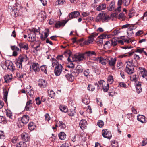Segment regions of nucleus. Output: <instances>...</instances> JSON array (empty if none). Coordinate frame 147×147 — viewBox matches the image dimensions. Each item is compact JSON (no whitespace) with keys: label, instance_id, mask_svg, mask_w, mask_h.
<instances>
[{"label":"nucleus","instance_id":"f257e3e1","mask_svg":"<svg viewBox=\"0 0 147 147\" xmlns=\"http://www.w3.org/2000/svg\"><path fill=\"white\" fill-rule=\"evenodd\" d=\"M52 66L55 67L54 72L57 76H59L61 73L63 69V67L61 64L59 63L57 60L54 58L51 59Z\"/></svg>","mask_w":147,"mask_h":147},{"label":"nucleus","instance_id":"f03ea898","mask_svg":"<svg viewBox=\"0 0 147 147\" xmlns=\"http://www.w3.org/2000/svg\"><path fill=\"white\" fill-rule=\"evenodd\" d=\"M28 58L26 55L24 54L20 55L17 58L15 64L18 68L22 69V63L26 62Z\"/></svg>","mask_w":147,"mask_h":147},{"label":"nucleus","instance_id":"7ed1b4c3","mask_svg":"<svg viewBox=\"0 0 147 147\" xmlns=\"http://www.w3.org/2000/svg\"><path fill=\"white\" fill-rule=\"evenodd\" d=\"M84 55L82 54H76L71 56H69L67 59L68 61H80L84 59Z\"/></svg>","mask_w":147,"mask_h":147},{"label":"nucleus","instance_id":"20e7f679","mask_svg":"<svg viewBox=\"0 0 147 147\" xmlns=\"http://www.w3.org/2000/svg\"><path fill=\"white\" fill-rule=\"evenodd\" d=\"M110 19L109 17L103 13H100L98 14L96 18V21L97 22H108Z\"/></svg>","mask_w":147,"mask_h":147},{"label":"nucleus","instance_id":"39448f33","mask_svg":"<svg viewBox=\"0 0 147 147\" xmlns=\"http://www.w3.org/2000/svg\"><path fill=\"white\" fill-rule=\"evenodd\" d=\"M126 65L125 67L126 72L129 74H131L134 72L133 67L134 63L132 61H128L125 62Z\"/></svg>","mask_w":147,"mask_h":147},{"label":"nucleus","instance_id":"423d86ee","mask_svg":"<svg viewBox=\"0 0 147 147\" xmlns=\"http://www.w3.org/2000/svg\"><path fill=\"white\" fill-rule=\"evenodd\" d=\"M24 10V8L20 5L12 9V13H14L15 16L16 17L18 16H21Z\"/></svg>","mask_w":147,"mask_h":147},{"label":"nucleus","instance_id":"0eeeda50","mask_svg":"<svg viewBox=\"0 0 147 147\" xmlns=\"http://www.w3.org/2000/svg\"><path fill=\"white\" fill-rule=\"evenodd\" d=\"M107 61L108 63V65L112 67V69L114 70L115 67L117 59L116 58H113L111 57H106Z\"/></svg>","mask_w":147,"mask_h":147},{"label":"nucleus","instance_id":"6e6552de","mask_svg":"<svg viewBox=\"0 0 147 147\" xmlns=\"http://www.w3.org/2000/svg\"><path fill=\"white\" fill-rule=\"evenodd\" d=\"M28 41L32 42L36 41V33L34 31L29 30L28 32Z\"/></svg>","mask_w":147,"mask_h":147},{"label":"nucleus","instance_id":"1a4fd4ad","mask_svg":"<svg viewBox=\"0 0 147 147\" xmlns=\"http://www.w3.org/2000/svg\"><path fill=\"white\" fill-rule=\"evenodd\" d=\"M30 69L31 71H34L35 73L39 71L40 70V66L37 63H33L30 66Z\"/></svg>","mask_w":147,"mask_h":147},{"label":"nucleus","instance_id":"9d476101","mask_svg":"<svg viewBox=\"0 0 147 147\" xmlns=\"http://www.w3.org/2000/svg\"><path fill=\"white\" fill-rule=\"evenodd\" d=\"M98 83L101 87L102 89L105 92H107L109 89V84H107L103 80H100L98 81Z\"/></svg>","mask_w":147,"mask_h":147},{"label":"nucleus","instance_id":"9b49d317","mask_svg":"<svg viewBox=\"0 0 147 147\" xmlns=\"http://www.w3.org/2000/svg\"><path fill=\"white\" fill-rule=\"evenodd\" d=\"M102 134L104 138L108 139H110L112 137L111 132L107 129L103 130Z\"/></svg>","mask_w":147,"mask_h":147},{"label":"nucleus","instance_id":"f8f14e48","mask_svg":"<svg viewBox=\"0 0 147 147\" xmlns=\"http://www.w3.org/2000/svg\"><path fill=\"white\" fill-rule=\"evenodd\" d=\"M5 66L7 69L11 71H13L15 70V66L12 62L9 60L5 61Z\"/></svg>","mask_w":147,"mask_h":147},{"label":"nucleus","instance_id":"ddd939ff","mask_svg":"<svg viewBox=\"0 0 147 147\" xmlns=\"http://www.w3.org/2000/svg\"><path fill=\"white\" fill-rule=\"evenodd\" d=\"M29 119V117L28 115H23L21 119V122H20V125L22 126H24L28 123Z\"/></svg>","mask_w":147,"mask_h":147},{"label":"nucleus","instance_id":"4468645a","mask_svg":"<svg viewBox=\"0 0 147 147\" xmlns=\"http://www.w3.org/2000/svg\"><path fill=\"white\" fill-rule=\"evenodd\" d=\"M21 137L22 140L26 142L29 141L30 139L29 134L26 132H24L21 134Z\"/></svg>","mask_w":147,"mask_h":147},{"label":"nucleus","instance_id":"2eb2a0df","mask_svg":"<svg viewBox=\"0 0 147 147\" xmlns=\"http://www.w3.org/2000/svg\"><path fill=\"white\" fill-rule=\"evenodd\" d=\"M68 21V20H63L62 22L58 21L55 23V26L56 28H59L61 26L63 27Z\"/></svg>","mask_w":147,"mask_h":147},{"label":"nucleus","instance_id":"dca6fc26","mask_svg":"<svg viewBox=\"0 0 147 147\" xmlns=\"http://www.w3.org/2000/svg\"><path fill=\"white\" fill-rule=\"evenodd\" d=\"M87 123L85 120H81L79 123L80 127L82 129L84 130L87 128Z\"/></svg>","mask_w":147,"mask_h":147},{"label":"nucleus","instance_id":"f3484780","mask_svg":"<svg viewBox=\"0 0 147 147\" xmlns=\"http://www.w3.org/2000/svg\"><path fill=\"white\" fill-rule=\"evenodd\" d=\"M39 86L42 88H46L47 85V82L45 80L40 79L39 80Z\"/></svg>","mask_w":147,"mask_h":147},{"label":"nucleus","instance_id":"a211bd4d","mask_svg":"<svg viewBox=\"0 0 147 147\" xmlns=\"http://www.w3.org/2000/svg\"><path fill=\"white\" fill-rule=\"evenodd\" d=\"M38 18L41 21H43L46 18L45 13L44 11H42L38 15Z\"/></svg>","mask_w":147,"mask_h":147},{"label":"nucleus","instance_id":"6ab92c4d","mask_svg":"<svg viewBox=\"0 0 147 147\" xmlns=\"http://www.w3.org/2000/svg\"><path fill=\"white\" fill-rule=\"evenodd\" d=\"M18 46L20 47V49H24L27 50L28 49V45L25 42L19 43L18 44Z\"/></svg>","mask_w":147,"mask_h":147},{"label":"nucleus","instance_id":"aec40b11","mask_svg":"<svg viewBox=\"0 0 147 147\" xmlns=\"http://www.w3.org/2000/svg\"><path fill=\"white\" fill-rule=\"evenodd\" d=\"M82 69L81 66L79 65H77L75 68V70L74 71L75 74V76H77L79 73L82 72Z\"/></svg>","mask_w":147,"mask_h":147},{"label":"nucleus","instance_id":"412c9836","mask_svg":"<svg viewBox=\"0 0 147 147\" xmlns=\"http://www.w3.org/2000/svg\"><path fill=\"white\" fill-rule=\"evenodd\" d=\"M74 72H72V74H67L65 75L67 80L69 81L72 82L74 79V76H75L74 75Z\"/></svg>","mask_w":147,"mask_h":147},{"label":"nucleus","instance_id":"4be33fe9","mask_svg":"<svg viewBox=\"0 0 147 147\" xmlns=\"http://www.w3.org/2000/svg\"><path fill=\"white\" fill-rule=\"evenodd\" d=\"M136 27L134 25L131 28H128L127 30V33L128 36H131L134 35V32L133 31V30L134 29L136 28Z\"/></svg>","mask_w":147,"mask_h":147},{"label":"nucleus","instance_id":"5701e85b","mask_svg":"<svg viewBox=\"0 0 147 147\" xmlns=\"http://www.w3.org/2000/svg\"><path fill=\"white\" fill-rule=\"evenodd\" d=\"M32 101L31 100H29L27 102L25 107V109L26 111H29L32 107Z\"/></svg>","mask_w":147,"mask_h":147},{"label":"nucleus","instance_id":"b1692460","mask_svg":"<svg viewBox=\"0 0 147 147\" xmlns=\"http://www.w3.org/2000/svg\"><path fill=\"white\" fill-rule=\"evenodd\" d=\"M4 79L5 82L8 83L10 82L12 80V76L8 74L4 76Z\"/></svg>","mask_w":147,"mask_h":147},{"label":"nucleus","instance_id":"393cba45","mask_svg":"<svg viewBox=\"0 0 147 147\" xmlns=\"http://www.w3.org/2000/svg\"><path fill=\"white\" fill-rule=\"evenodd\" d=\"M137 120L142 123H144L146 122L145 118L144 116L138 115L137 116Z\"/></svg>","mask_w":147,"mask_h":147},{"label":"nucleus","instance_id":"a878e982","mask_svg":"<svg viewBox=\"0 0 147 147\" xmlns=\"http://www.w3.org/2000/svg\"><path fill=\"white\" fill-rule=\"evenodd\" d=\"M97 61L102 65H105L106 64V62H107L106 58L104 59L101 57H99L98 58Z\"/></svg>","mask_w":147,"mask_h":147},{"label":"nucleus","instance_id":"bb28decb","mask_svg":"<svg viewBox=\"0 0 147 147\" xmlns=\"http://www.w3.org/2000/svg\"><path fill=\"white\" fill-rule=\"evenodd\" d=\"M111 42L110 40L106 42L104 45V47L105 49H108L112 46Z\"/></svg>","mask_w":147,"mask_h":147},{"label":"nucleus","instance_id":"cd10ccee","mask_svg":"<svg viewBox=\"0 0 147 147\" xmlns=\"http://www.w3.org/2000/svg\"><path fill=\"white\" fill-rule=\"evenodd\" d=\"M58 136L60 140H63L66 138V135L64 132H61L59 134Z\"/></svg>","mask_w":147,"mask_h":147},{"label":"nucleus","instance_id":"c85d7f7f","mask_svg":"<svg viewBox=\"0 0 147 147\" xmlns=\"http://www.w3.org/2000/svg\"><path fill=\"white\" fill-rule=\"evenodd\" d=\"M93 41L94 38L89 36L88 40H87L84 41V44L85 45H88L92 43L93 42Z\"/></svg>","mask_w":147,"mask_h":147},{"label":"nucleus","instance_id":"c756f323","mask_svg":"<svg viewBox=\"0 0 147 147\" xmlns=\"http://www.w3.org/2000/svg\"><path fill=\"white\" fill-rule=\"evenodd\" d=\"M141 83L140 82H138L137 84L136 87V92L139 94L142 91V88L141 87Z\"/></svg>","mask_w":147,"mask_h":147},{"label":"nucleus","instance_id":"7c9ffc66","mask_svg":"<svg viewBox=\"0 0 147 147\" xmlns=\"http://www.w3.org/2000/svg\"><path fill=\"white\" fill-rule=\"evenodd\" d=\"M106 8V5L105 4H101L96 8V10L100 11L105 9Z\"/></svg>","mask_w":147,"mask_h":147},{"label":"nucleus","instance_id":"2f4dec72","mask_svg":"<svg viewBox=\"0 0 147 147\" xmlns=\"http://www.w3.org/2000/svg\"><path fill=\"white\" fill-rule=\"evenodd\" d=\"M117 38H114L110 40L111 42V43L112 46H115L117 45Z\"/></svg>","mask_w":147,"mask_h":147},{"label":"nucleus","instance_id":"473e14b6","mask_svg":"<svg viewBox=\"0 0 147 147\" xmlns=\"http://www.w3.org/2000/svg\"><path fill=\"white\" fill-rule=\"evenodd\" d=\"M144 48H137L135 50V52L136 53H140L142 54L144 53V54H146V52L144 51Z\"/></svg>","mask_w":147,"mask_h":147},{"label":"nucleus","instance_id":"72a5a7b5","mask_svg":"<svg viewBox=\"0 0 147 147\" xmlns=\"http://www.w3.org/2000/svg\"><path fill=\"white\" fill-rule=\"evenodd\" d=\"M36 127V126L33 123H30L28 125V128L29 130L32 131L34 130Z\"/></svg>","mask_w":147,"mask_h":147},{"label":"nucleus","instance_id":"f704fd0d","mask_svg":"<svg viewBox=\"0 0 147 147\" xmlns=\"http://www.w3.org/2000/svg\"><path fill=\"white\" fill-rule=\"evenodd\" d=\"M65 3V1L64 0H57L55 2V5L59 6L62 5Z\"/></svg>","mask_w":147,"mask_h":147},{"label":"nucleus","instance_id":"c9c22d12","mask_svg":"<svg viewBox=\"0 0 147 147\" xmlns=\"http://www.w3.org/2000/svg\"><path fill=\"white\" fill-rule=\"evenodd\" d=\"M26 144L24 142H20L17 144L16 147H26Z\"/></svg>","mask_w":147,"mask_h":147},{"label":"nucleus","instance_id":"e433bc0d","mask_svg":"<svg viewBox=\"0 0 147 147\" xmlns=\"http://www.w3.org/2000/svg\"><path fill=\"white\" fill-rule=\"evenodd\" d=\"M139 69L140 71L141 76L142 74H145L147 73V71L145 69V68L140 67L139 68Z\"/></svg>","mask_w":147,"mask_h":147},{"label":"nucleus","instance_id":"4c0bfd02","mask_svg":"<svg viewBox=\"0 0 147 147\" xmlns=\"http://www.w3.org/2000/svg\"><path fill=\"white\" fill-rule=\"evenodd\" d=\"M122 0H118V7L117 8V10L119 12L121 11V4H122Z\"/></svg>","mask_w":147,"mask_h":147},{"label":"nucleus","instance_id":"58836bf2","mask_svg":"<svg viewBox=\"0 0 147 147\" xmlns=\"http://www.w3.org/2000/svg\"><path fill=\"white\" fill-rule=\"evenodd\" d=\"M107 81L108 83L107 84H111L113 82V76L111 75L109 76L107 78Z\"/></svg>","mask_w":147,"mask_h":147},{"label":"nucleus","instance_id":"ea45409f","mask_svg":"<svg viewBox=\"0 0 147 147\" xmlns=\"http://www.w3.org/2000/svg\"><path fill=\"white\" fill-rule=\"evenodd\" d=\"M11 49L13 51H14L17 52L18 53H19L20 52V51L21 49H20L17 46L14 45L11 46Z\"/></svg>","mask_w":147,"mask_h":147},{"label":"nucleus","instance_id":"a19ab883","mask_svg":"<svg viewBox=\"0 0 147 147\" xmlns=\"http://www.w3.org/2000/svg\"><path fill=\"white\" fill-rule=\"evenodd\" d=\"M60 110L63 112L66 113L68 111V109L64 105L60 106L59 107Z\"/></svg>","mask_w":147,"mask_h":147},{"label":"nucleus","instance_id":"79ce46f5","mask_svg":"<svg viewBox=\"0 0 147 147\" xmlns=\"http://www.w3.org/2000/svg\"><path fill=\"white\" fill-rule=\"evenodd\" d=\"M85 53L87 54V55L88 56H92L93 55H96V53L94 51H88L86 52Z\"/></svg>","mask_w":147,"mask_h":147},{"label":"nucleus","instance_id":"37998d69","mask_svg":"<svg viewBox=\"0 0 147 147\" xmlns=\"http://www.w3.org/2000/svg\"><path fill=\"white\" fill-rule=\"evenodd\" d=\"M134 26V25L131 24H127L122 26L121 28L122 29L129 28Z\"/></svg>","mask_w":147,"mask_h":147},{"label":"nucleus","instance_id":"c03bdc74","mask_svg":"<svg viewBox=\"0 0 147 147\" xmlns=\"http://www.w3.org/2000/svg\"><path fill=\"white\" fill-rule=\"evenodd\" d=\"M58 126L61 128L64 129L66 127L65 124L61 121H59Z\"/></svg>","mask_w":147,"mask_h":147},{"label":"nucleus","instance_id":"a18cd8bd","mask_svg":"<svg viewBox=\"0 0 147 147\" xmlns=\"http://www.w3.org/2000/svg\"><path fill=\"white\" fill-rule=\"evenodd\" d=\"M131 0H122V4L125 6L128 5L130 3Z\"/></svg>","mask_w":147,"mask_h":147},{"label":"nucleus","instance_id":"49530a36","mask_svg":"<svg viewBox=\"0 0 147 147\" xmlns=\"http://www.w3.org/2000/svg\"><path fill=\"white\" fill-rule=\"evenodd\" d=\"M8 94V92L7 90H5L4 91V96H3V100L5 102H6L7 100V95Z\"/></svg>","mask_w":147,"mask_h":147},{"label":"nucleus","instance_id":"de8ad7c7","mask_svg":"<svg viewBox=\"0 0 147 147\" xmlns=\"http://www.w3.org/2000/svg\"><path fill=\"white\" fill-rule=\"evenodd\" d=\"M133 58L137 62L140 59L139 56L136 54H133Z\"/></svg>","mask_w":147,"mask_h":147},{"label":"nucleus","instance_id":"09e8293b","mask_svg":"<svg viewBox=\"0 0 147 147\" xmlns=\"http://www.w3.org/2000/svg\"><path fill=\"white\" fill-rule=\"evenodd\" d=\"M109 38V35L106 34H103L101 35L98 37V38H101L102 40L105 38Z\"/></svg>","mask_w":147,"mask_h":147},{"label":"nucleus","instance_id":"8fccbe9b","mask_svg":"<svg viewBox=\"0 0 147 147\" xmlns=\"http://www.w3.org/2000/svg\"><path fill=\"white\" fill-rule=\"evenodd\" d=\"M6 115L10 119H12V113L10 111H8L6 112Z\"/></svg>","mask_w":147,"mask_h":147},{"label":"nucleus","instance_id":"3c124183","mask_svg":"<svg viewBox=\"0 0 147 147\" xmlns=\"http://www.w3.org/2000/svg\"><path fill=\"white\" fill-rule=\"evenodd\" d=\"M130 78L131 80L132 81H136L137 77L136 74H134L130 76Z\"/></svg>","mask_w":147,"mask_h":147},{"label":"nucleus","instance_id":"603ef678","mask_svg":"<svg viewBox=\"0 0 147 147\" xmlns=\"http://www.w3.org/2000/svg\"><path fill=\"white\" fill-rule=\"evenodd\" d=\"M41 69V71L47 74V67H46V65H43L41 66L40 67Z\"/></svg>","mask_w":147,"mask_h":147},{"label":"nucleus","instance_id":"864d4df0","mask_svg":"<svg viewBox=\"0 0 147 147\" xmlns=\"http://www.w3.org/2000/svg\"><path fill=\"white\" fill-rule=\"evenodd\" d=\"M5 118L3 116H0V123H6Z\"/></svg>","mask_w":147,"mask_h":147},{"label":"nucleus","instance_id":"5fc2aeb1","mask_svg":"<svg viewBox=\"0 0 147 147\" xmlns=\"http://www.w3.org/2000/svg\"><path fill=\"white\" fill-rule=\"evenodd\" d=\"M119 18H121L123 20H124L125 19V16L123 13H121L119 15Z\"/></svg>","mask_w":147,"mask_h":147},{"label":"nucleus","instance_id":"6e6d98bb","mask_svg":"<svg viewBox=\"0 0 147 147\" xmlns=\"http://www.w3.org/2000/svg\"><path fill=\"white\" fill-rule=\"evenodd\" d=\"M114 7V3L112 1L109 4V11H111L113 9Z\"/></svg>","mask_w":147,"mask_h":147},{"label":"nucleus","instance_id":"4d7b16f0","mask_svg":"<svg viewBox=\"0 0 147 147\" xmlns=\"http://www.w3.org/2000/svg\"><path fill=\"white\" fill-rule=\"evenodd\" d=\"M112 145L113 147H118L119 144L117 142L114 140L112 142Z\"/></svg>","mask_w":147,"mask_h":147},{"label":"nucleus","instance_id":"13d9d810","mask_svg":"<svg viewBox=\"0 0 147 147\" xmlns=\"http://www.w3.org/2000/svg\"><path fill=\"white\" fill-rule=\"evenodd\" d=\"M75 113V111L73 110L72 111L70 110L68 112V114L69 116H74Z\"/></svg>","mask_w":147,"mask_h":147},{"label":"nucleus","instance_id":"bf43d9fd","mask_svg":"<svg viewBox=\"0 0 147 147\" xmlns=\"http://www.w3.org/2000/svg\"><path fill=\"white\" fill-rule=\"evenodd\" d=\"M90 102L89 100L87 98H84L82 100V102L86 105L88 104Z\"/></svg>","mask_w":147,"mask_h":147},{"label":"nucleus","instance_id":"052dcab7","mask_svg":"<svg viewBox=\"0 0 147 147\" xmlns=\"http://www.w3.org/2000/svg\"><path fill=\"white\" fill-rule=\"evenodd\" d=\"M83 73L84 76L87 77H88V76L90 73L89 69H87L84 71Z\"/></svg>","mask_w":147,"mask_h":147},{"label":"nucleus","instance_id":"680f3d73","mask_svg":"<svg viewBox=\"0 0 147 147\" xmlns=\"http://www.w3.org/2000/svg\"><path fill=\"white\" fill-rule=\"evenodd\" d=\"M97 39V43L98 45H102L103 43V40L100 38H98Z\"/></svg>","mask_w":147,"mask_h":147},{"label":"nucleus","instance_id":"e2e57ef3","mask_svg":"<svg viewBox=\"0 0 147 147\" xmlns=\"http://www.w3.org/2000/svg\"><path fill=\"white\" fill-rule=\"evenodd\" d=\"M87 88L89 90L92 91H93L95 89L94 87L92 85H88Z\"/></svg>","mask_w":147,"mask_h":147},{"label":"nucleus","instance_id":"0e129e2a","mask_svg":"<svg viewBox=\"0 0 147 147\" xmlns=\"http://www.w3.org/2000/svg\"><path fill=\"white\" fill-rule=\"evenodd\" d=\"M134 12L133 10H130L129 11V13H128V16H129V18H131L132 17H133L134 15Z\"/></svg>","mask_w":147,"mask_h":147},{"label":"nucleus","instance_id":"69168bd1","mask_svg":"<svg viewBox=\"0 0 147 147\" xmlns=\"http://www.w3.org/2000/svg\"><path fill=\"white\" fill-rule=\"evenodd\" d=\"M104 123L103 121L101 120L99 121L97 123V125L100 127H102L104 125Z\"/></svg>","mask_w":147,"mask_h":147},{"label":"nucleus","instance_id":"338daca9","mask_svg":"<svg viewBox=\"0 0 147 147\" xmlns=\"http://www.w3.org/2000/svg\"><path fill=\"white\" fill-rule=\"evenodd\" d=\"M45 121H48L49 120H50L51 118L50 117L49 114L48 113L45 114Z\"/></svg>","mask_w":147,"mask_h":147},{"label":"nucleus","instance_id":"774afa93","mask_svg":"<svg viewBox=\"0 0 147 147\" xmlns=\"http://www.w3.org/2000/svg\"><path fill=\"white\" fill-rule=\"evenodd\" d=\"M50 93L49 94V96L51 98H54L55 96V94L54 92L52 90L50 91Z\"/></svg>","mask_w":147,"mask_h":147}]
</instances>
